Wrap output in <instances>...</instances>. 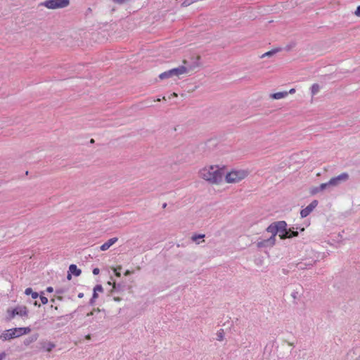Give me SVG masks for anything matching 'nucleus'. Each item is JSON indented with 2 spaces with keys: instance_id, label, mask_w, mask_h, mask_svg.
Masks as SVG:
<instances>
[{
  "instance_id": "obj_9",
  "label": "nucleus",
  "mask_w": 360,
  "mask_h": 360,
  "mask_svg": "<svg viewBox=\"0 0 360 360\" xmlns=\"http://www.w3.org/2000/svg\"><path fill=\"white\" fill-rule=\"evenodd\" d=\"M276 239H274V236H270L267 239H264L260 241H258L257 243V246L259 248L272 247L273 245H274Z\"/></svg>"
},
{
  "instance_id": "obj_25",
  "label": "nucleus",
  "mask_w": 360,
  "mask_h": 360,
  "mask_svg": "<svg viewBox=\"0 0 360 360\" xmlns=\"http://www.w3.org/2000/svg\"><path fill=\"white\" fill-rule=\"evenodd\" d=\"M122 269V267L121 266H118L115 269V275L117 276V277H120L121 276V274L120 272V271Z\"/></svg>"
},
{
  "instance_id": "obj_11",
  "label": "nucleus",
  "mask_w": 360,
  "mask_h": 360,
  "mask_svg": "<svg viewBox=\"0 0 360 360\" xmlns=\"http://www.w3.org/2000/svg\"><path fill=\"white\" fill-rule=\"evenodd\" d=\"M118 240V238L115 237L109 239L108 241L104 243L101 247L100 249L102 251H105L108 250L112 245H114L117 241Z\"/></svg>"
},
{
  "instance_id": "obj_13",
  "label": "nucleus",
  "mask_w": 360,
  "mask_h": 360,
  "mask_svg": "<svg viewBox=\"0 0 360 360\" xmlns=\"http://www.w3.org/2000/svg\"><path fill=\"white\" fill-rule=\"evenodd\" d=\"M81 270L77 268L75 264L69 265V280H70L71 276L70 274H72L75 276H78L81 274Z\"/></svg>"
},
{
  "instance_id": "obj_1",
  "label": "nucleus",
  "mask_w": 360,
  "mask_h": 360,
  "mask_svg": "<svg viewBox=\"0 0 360 360\" xmlns=\"http://www.w3.org/2000/svg\"><path fill=\"white\" fill-rule=\"evenodd\" d=\"M224 174V169L217 165L205 167L200 171V175L203 179L215 184H218L223 181Z\"/></svg>"
},
{
  "instance_id": "obj_32",
  "label": "nucleus",
  "mask_w": 360,
  "mask_h": 360,
  "mask_svg": "<svg viewBox=\"0 0 360 360\" xmlns=\"http://www.w3.org/2000/svg\"><path fill=\"white\" fill-rule=\"evenodd\" d=\"M99 272H100V270L98 268H95L93 269V274L94 275H98L99 274Z\"/></svg>"
},
{
  "instance_id": "obj_5",
  "label": "nucleus",
  "mask_w": 360,
  "mask_h": 360,
  "mask_svg": "<svg viewBox=\"0 0 360 360\" xmlns=\"http://www.w3.org/2000/svg\"><path fill=\"white\" fill-rule=\"evenodd\" d=\"M39 6H44L49 9H58L68 6V0H46L41 2Z\"/></svg>"
},
{
  "instance_id": "obj_18",
  "label": "nucleus",
  "mask_w": 360,
  "mask_h": 360,
  "mask_svg": "<svg viewBox=\"0 0 360 360\" xmlns=\"http://www.w3.org/2000/svg\"><path fill=\"white\" fill-rule=\"evenodd\" d=\"M25 294L27 295H31L32 299H37L39 297V294L37 292H34L31 288H26Z\"/></svg>"
},
{
  "instance_id": "obj_19",
  "label": "nucleus",
  "mask_w": 360,
  "mask_h": 360,
  "mask_svg": "<svg viewBox=\"0 0 360 360\" xmlns=\"http://www.w3.org/2000/svg\"><path fill=\"white\" fill-rule=\"evenodd\" d=\"M37 339V335H32L31 337H29V338H26L24 340V345L27 346L30 344H31V343L34 342V341H36Z\"/></svg>"
},
{
  "instance_id": "obj_24",
  "label": "nucleus",
  "mask_w": 360,
  "mask_h": 360,
  "mask_svg": "<svg viewBox=\"0 0 360 360\" xmlns=\"http://www.w3.org/2000/svg\"><path fill=\"white\" fill-rule=\"evenodd\" d=\"M204 236H205L204 235L193 236L192 239H193V241L199 243L198 240L204 238Z\"/></svg>"
},
{
  "instance_id": "obj_20",
  "label": "nucleus",
  "mask_w": 360,
  "mask_h": 360,
  "mask_svg": "<svg viewBox=\"0 0 360 360\" xmlns=\"http://www.w3.org/2000/svg\"><path fill=\"white\" fill-rule=\"evenodd\" d=\"M297 235H298V232H297V231H295L294 228H292V229H288V233L286 234V238H293V237L297 236Z\"/></svg>"
},
{
  "instance_id": "obj_35",
  "label": "nucleus",
  "mask_w": 360,
  "mask_h": 360,
  "mask_svg": "<svg viewBox=\"0 0 360 360\" xmlns=\"http://www.w3.org/2000/svg\"><path fill=\"white\" fill-rule=\"evenodd\" d=\"M94 313H96V314H99V313H100V311H99V310H98V311H92V312H91L90 314H88V316H89V315H92V316H93V315L94 314Z\"/></svg>"
},
{
  "instance_id": "obj_34",
  "label": "nucleus",
  "mask_w": 360,
  "mask_h": 360,
  "mask_svg": "<svg viewBox=\"0 0 360 360\" xmlns=\"http://www.w3.org/2000/svg\"><path fill=\"white\" fill-rule=\"evenodd\" d=\"M222 339H223V336H222L221 333H219L218 334V340H220V341H221V340H222Z\"/></svg>"
},
{
  "instance_id": "obj_37",
  "label": "nucleus",
  "mask_w": 360,
  "mask_h": 360,
  "mask_svg": "<svg viewBox=\"0 0 360 360\" xmlns=\"http://www.w3.org/2000/svg\"><path fill=\"white\" fill-rule=\"evenodd\" d=\"M46 290H47L48 292H52V291H53V288H52L51 287H48V288H47V289H46Z\"/></svg>"
},
{
  "instance_id": "obj_21",
  "label": "nucleus",
  "mask_w": 360,
  "mask_h": 360,
  "mask_svg": "<svg viewBox=\"0 0 360 360\" xmlns=\"http://www.w3.org/2000/svg\"><path fill=\"white\" fill-rule=\"evenodd\" d=\"M160 79H165L167 78L172 77L171 70L165 71L159 75Z\"/></svg>"
},
{
  "instance_id": "obj_38",
  "label": "nucleus",
  "mask_w": 360,
  "mask_h": 360,
  "mask_svg": "<svg viewBox=\"0 0 360 360\" xmlns=\"http://www.w3.org/2000/svg\"><path fill=\"white\" fill-rule=\"evenodd\" d=\"M83 296H84V293H82V292H79V293L78 294V297H79V298L83 297Z\"/></svg>"
},
{
  "instance_id": "obj_3",
  "label": "nucleus",
  "mask_w": 360,
  "mask_h": 360,
  "mask_svg": "<svg viewBox=\"0 0 360 360\" xmlns=\"http://www.w3.org/2000/svg\"><path fill=\"white\" fill-rule=\"evenodd\" d=\"M248 175V172L245 169L232 170L224 174L225 181L229 184L238 183L244 179Z\"/></svg>"
},
{
  "instance_id": "obj_33",
  "label": "nucleus",
  "mask_w": 360,
  "mask_h": 360,
  "mask_svg": "<svg viewBox=\"0 0 360 360\" xmlns=\"http://www.w3.org/2000/svg\"><path fill=\"white\" fill-rule=\"evenodd\" d=\"M131 274V271L129 270H127L124 273V276H127Z\"/></svg>"
},
{
  "instance_id": "obj_28",
  "label": "nucleus",
  "mask_w": 360,
  "mask_h": 360,
  "mask_svg": "<svg viewBox=\"0 0 360 360\" xmlns=\"http://www.w3.org/2000/svg\"><path fill=\"white\" fill-rule=\"evenodd\" d=\"M116 3H118V4H124V3H126V2H128L130 0H113Z\"/></svg>"
},
{
  "instance_id": "obj_39",
  "label": "nucleus",
  "mask_w": 360,
  "mask_h": 360,
  "mask_svg": "<svg viewBox=\"0 0 360 360\" xmlns=\"http://www.w3.org/2000/svg\"><path fill=\"white\" fill-rule=\"evenodd\" d=\"M196 1H198V0H190V2L191 3V4Z\"/></svg>"
},
{
  "instance_id": "obj_16",
  "label": "nucleus",
  "mask_w": 360,
  "mask_h": 360,
  "mask_svg": "<svg viewBox=\"0 0 360 360\" xmlns=\"http://www.w3.org/2000/svg\"><path fill=\"white\" fill-rule=\"evenodd\" d=\"M331 188L330 184H328V181L326 183L321 184L320 186L314 190V193L322 191L325 189Z\"/></svg>"
},
{
  "instance_id": "obj_41",
  "label": "nucleus",
  "mask_w": 360,
  "mask_h": 360,
  "mask_svg": "<svg viewBox=\"0 0 360 360\" xmlns=\"http://www.w3.org/2000/svg\"><path fill=\"white\" fill-rule=\"evenodd\" d=\"M115 300H116V301H119V300H120V299H118V298H115Z\"/></svg>"
},
{
  "instance_id": "obj_14",
  "label": "nucleus",
  "mask_w": 360,
  "mask_h": 360,
  "mask_svg": "<svg viewBox=\"0 0 360 360\" xmlns=\"http://www.w3.org/2000/svg\"><path fill=\"white\" fill-rule=\"evenodd\" d=\"M103 287L101 285H96L94 288V292L91 299L90 300V304H94L95 300L98 297V292H102Z\"/></svg>"
},
{
  "instance_id": "obj_31",
  "label": "nucleus",
  "mask_w": 360,
  "mask_h": 360,
  "mask_svg": "<svg viewBox=\"0 0 360 360\" xmlns=\"http://www.w3.org/2000/svg\"><path fill=\"white\" fill-rule=\"evenodd\" d=\"M6 354L4 352L0 353V360L5 359Z\"/></svg>"
},
{
  "instance_id": "obj_7",
  "label": "nucleus",
  "mask_w": 360,
  "mask_h": 360,
  "mask_svg": "<svg viewBox=\"0 0 360 360\" xmlns=\"http://www.w3.org/2000/svg\"><path fill=\"white\" fill-rule=\"evenodd\" d=\"M276 227L278 229V233L281 239L286 238V234L288 233L287 224L284 221H279L276 222Z\"/></svg>"
},
{
  "instance_id": "obj_8",
  "label": "nucleus",
  "mask_w": 360,
  "mask_h": 360,
  "mask_svg": "<svg viewBox=\"0 0 360 360\" xmlns=\"http://www.w3.org/2000/svg\"><path fill=\"white\" fill-rule=\"evenodd\" d=\"M318 205V201L314 200L300 212L302 218L307 217Z\"/></svg>"
},
{
  "instance_id": "obj_22",
  "label": "nucleus",
  "mask_w": 360,
  "mask_h": 360,
  "mask_svg": "<svg viewBox=\"0 0 360 360\" xmlns=\"http://www.w3.org/2000/svg\"><path fill=\"white\" fill-rule=\"evenodd\" d=\"M319 85L318 84H314L311 87V91L312 96L316 95L319 91Z\"/></svg>"
},
{
  "instance_id": "obj_30",
  "label": "nucleus",
  "mask_w": 360,
  "mask_h": 360,
  "mask_svg": "<svg viewBox=\"0 0 360 360\" xmlns=\"http://www.w3.org/2000/svg\"><path fill=\"white\" fill-rule=\"evenodd\" d=\"M354 13L356 16L360 17V6L357 7Z\"/></svg>"
},
{
  "instance_id": "obj_6",
  "label": "nucleus",
  "mask_w": 360,
  "mask_h": 360,
  "mask_svg": "<svg viewBox=\"0 0 360 360\" xmlns=\"http://www.w3.org/2000/svg\"><path fill=\"white\" fill-rule=\"evenodd\" d=\"M348 179L349 174L347 172H343L340 175L330 179L328 181V184H330L331 188L336 187L338 186L342 183L347 181Z\"/></svg>"
},
{
  "instance_id": "obj_23",
  "label": "nucleus",
  "mask_w": 360,
  "mask_h": 360,
  "mask_svg": "<svg viewBox=\"0 0 360 360\" xmlns=\"http://www.w3.org/2000/svg\"><path fill=\"white\" fill-rule=\"evenodd\" d=\"M276 53V50H271V51H267L262 56V58H264L266 56H271Z\"/></svg>"
},
{
  "instance_id": "obj_29",
  "label": "nucleus",
  "mask_w": 360,
  "mask_h": 360,
  "mask_svg": "<svg viewBox=\"0 0 360 360\" xmlns=\"http://www.w3.org/2000/svg\"><path fill=\"white\" fill-rule=\"evenodd\" d=\"M298 292L297 291H293L291 293V296L295 300L297 297Z\"/></svg>"
},
{
  "instance_id": "obj_36",
  "label": "nucleus",
  "mask_w": 360,
  "mask_h": 360,
  "mask_svg": "<svg viewBox=\"0 0 360 360\" xmlns=\"http://www.w3.org/2000/svg\"><path fill=\"white\" fill-rule=\"evenodd\" d=\"M295 92V89H291L289 92H288V94H293Z\"/></svg>"
},
{
  "instance_id": "obj_2",
  "label": "nucleus",
  "mask_w": 360,
  "mask_h": 360,
  "mask_svg": "<svg viewBox=\"0 0 360 360\" xmlns=\"http://www.w3.org/2000/svg\"><path fill=\"white\" fill-rule=\"evenodd\" d=\"M30 327H18L0 331V340L2 342L9 341L14 338L27 335L31 332Z\"/></svg>"
},
{
  "instance_id": "obj_40",
  "label": "nucleus",
  "mask_w": 360,
  "mask_h": 360,
  "mask_svg": "<svg viewBox=\"0 0 360 360\" xmlns=\"http://www.w3.org/2000/svg\"><path fill=\"white\" fill-rule=\"evenodd\" d=\"M86 338L87 340H89V339H90V335H86Z\"/></svg>"
},
{
  "instance_id": "obj_27",
  "label": "nucleus",
  "mask_w": 360,
  "mask_h": 360,
  "mask_svg": "<svg viewBox=\"0 0 360 360\" xmlns=\"http://www.w3.org/2000/svg\"><path fill=\"white\" fill-rule=\"evenodd\" d=\"M191 4V3L190 2V0H185L182 4H181V6L183 7H187L188 6H190Z\"/></svg>"
},
{
  "instance_id": "obj_10",
  "label": "nucleus",
  "mask_w": 360,
  "mask_h": 360,
  "mask_svg": "<svg viewBox=\"0 0 360 360\" xmlns=\"http://www.w3.org/2000/svg\"><path fill=\"white\" fill-rule=\"evenodd\" d=\"M172 77H179V75L187 73L188 70L184 66H179L176 68L171 69Z\"/></svg>"
},
{
  "instance_id": "obj_26",
  "label": "nucleus",
  "mask_w": 360,
  "mask_h": 360,
  "mask_svg": "<svg viewBox=\"0 0 360 360\" xmlns=\"http://www.w3.org/2000/svg\"><path fill=\"white\" fill-rule=\"evenodd\" d=\"M40 300H41V302L43 304H45L48 302V299L47 297H44V296H42L41 295L40 296Z\"/></svg>"
},
{
  "instance_id": "obj_17",
  "label": "nucleus",
  "mask_w": 360,
  "mask_h": 360,
  "mask_svg": "<svg viewBox=\"0 0 360 360\" xmlns=\"http://www.w3.org/2000/svg\"><path fill=\"white\" fill-rule=\"evenodd\" d=\"M288 94V93L287 91L277 92V93L273 94L271 95V98H273L274 99L278 100V99L285 97Z\"/></svg>"
},
{
  "instance_id": "obj_12",
  "label": "nucleus",
  "mask_w": 360,
  "mask_h": 360,
  "mask_svg": "<svg viewBox=\"0 0 360 360\" xmlns=\"http://www.w3.org/2000/svg\"><path fill=\"white\" fill-rule=\"evenodd\" d=\"M41 348L46 352H51L54 347L55 344L49 341L40 342Z\"/></svg>"
},
{
  "instance_id": "obj_15",
  "label": "nucleus",
  "mask_w": 360,
  "mask_h": 360,
  "mask_svg": "<svg viewBox=\"0 0 360 360\" xmlns=\"http://www.w3.org/2000/svg\"><path fill=\"white\" fill-rule=\"evenodd\" d=\"M266 231L268 233H271V236H274V239H276V234H278V229H277V227H276V223L275 222V223H273V224H270L266 228Z\"/></svg>"
},
{
  "instance_id": "obj_4",
  "label": "nucleus",
  "mask_w": 360,
  "mask_h": 360,
  "mask_svg": "<svg viewBox=\"0 0 360 360\" xmlns=\"http://www.w3.org/2000/svg\"><path fill=\"white\" fill-rule=\"evenodd\" d=\"M16 316L24 317L28 316V309L25 306L18 305L15 308H8L6 310V320L10 321Z\"/></svg>"
}]
</instances>
